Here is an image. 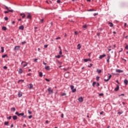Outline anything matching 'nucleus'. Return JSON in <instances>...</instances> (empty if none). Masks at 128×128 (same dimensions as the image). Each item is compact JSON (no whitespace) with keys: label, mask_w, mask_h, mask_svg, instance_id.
I'll list each match as a JSON object with an SVG mask.
<instances>
[{"label":"nucleus","mask_w":128,"mask_h":128,"mask_svg":"<svg viewBox=\"0 0 128 128\" xmlns=\"http://www.w3.org/2000/svg\"><path fill=\"white\" fill-rule=\"evenodd\" d=\"M84 62H92V59L90 58L84 59Z\"/></svg>","instance_id":"5"},{"label":"nucleus","mask_w":128,"mask_h":128,"mask_svg":"<svg viewBox=\"0 0 128 128\" xmlns=\"http://www.w3.org/2000/svg\"><path fill=\"white\" fill-rule=\"evenodd\" d=\"M70 88L72 90V92H76V89L74 88V86H70Z\"/></svg>","instance_id":"2"},{"label":"nucleus","mask_w":128,"mask_h":128,"mask_svg":"<svg viewBox=\"0 0 128 128\" xmlns=\"http://www.w3.org/2000/svg\"><path fill=\"white\" fill-rule=\"evenodd\" d=\"M3 68H4V70H7V69H8V66H4L3 67Z\"/></svg>","instance_id":"41"},{"label":"nucleus","mask_w":128,"mask_h":128,"mask_svg":"<svg viewBox=\"0 0 128 128\" xmlns=\"http://www.w3.org/2000/svg\"><path fill=\"white\" fill-rule=\"evenodd\" d=\"M110 80L109 78L108 79H104V82H108Z\"/></svg>","instance_id":"38"},{"label":"nucleus","mask_w":128,"mask_h":128,"mask_svg":"<svg viewBox=\"0 0 128 128\" xmlns=\"http://www.w3.org/2000/svg\"><path fill=\"white\" fill-rule=\"evenodd\" d=\"M49 94H54V90H52V88H49L48 89Z\"/></svg>","instance_id":"3"},{"label":"nucleus","mask_w":128,"mask_h":128,"mask_svg":"<svg viewBox=\"0 0 128 128\" xmlns=\"http://www.w3.org/2000/svg\"><path fill=\"white\" fill-rule=\"evenodd\" d=\"M28 66V64H26L23 66V68H25V66Z\"/></svg>","instance_id":"56"},{"label":"nucleus","mask_w":128,"mask_h":128,"mask_svg":"<svg viewBox=\"0 0 128 128\" xmlns=\"http://www.w3.org/2000/svg\"><path fill=\"white\" fill-rule=\"evenodd\" d=\"M126 50H128V45L126 44V46H125Z\"/></svg>","instance_id":"44"},{"label":"nucleus","mask_w":128,"mask_h":128,"mask_svg":"<svg viewBox=\"0 0 128 128\" xmlns=\"http://www.w3.org/2000/svg\"><path fill=\"white\" fill-rule=\"evenodd\" d=\"M55 58H60V55L56 56Z\"/></svg>","instance_id":"28"},{"label":"nucleus","mask_w":128,"mask_h":128,"mask_svg":"<svg viewBox=\"0 0 128 128\" xmlns=\"http://www.w3.org/2000/svg\"><path fill=\"white\" fill-rule=\"evenodd\" d=\"M11 110L12 112H16V108H11Z\"/></svg>","instance_id":"29"},{"label":"nucleus","mask_w":128,"mask_h":128,"mask_svg":"<svg viewBox=\"0 0 128 128\" xmlns=\"http://www.w3.org/2000/svg\"><path fill=\"white\" fill-rule=\"evenodd\" d=\"M59 54H62V50H60Z\"/></svg>","instance_id":"46"},{"label":"nucleus","mask_w":128,"mask_h":128,"mask_svg":"<svg viewBox=\"0 0 128 128\" xmlns=\"http://www.w3.org/2000/svg\"><path fill=\"white\" fill-rule=\"evenodd\" d=\"M118 90H120V86L117 84V87L114 88V91L118 92Z\"/></svg>","instance_id":"11"},{"label":"nucleus","mask_w":128,"mask_h":128,"mask_svg":"<svg viewBox=\"0 0 128 128\" xmlns=\"http://www.w3.org/2000/svg\"><path fill=\"white\" fill-rule=\"evenodd\" d=\"M56 40H60V37H58V38H56Z\"/></svg>","instance_id":"51"},{"label":"nucleus","mask_w":128,"mask_h":128,"mask_svg":"<svg viewBox=\"0 0 128 128\" xmlns=\"http://www.w3.org/2000/svg\"><path fill=\"white\" fill-rule=\"evenodd\" d=\"M98 13H94V16H98Z\"/></svg>","instance_id":"43"},{"label":"nucleus","mask_w":128,"mask_h":128,"mask_svg":"<svg viewBox=\"0 0 128 128\" xmlns=\"http://www.w3.org/2000/svg\"><path fill=\"white\" fill-rule=\"evenodd\" d=\"M30 18V20L32 18V16H30V14H28V16H27V18Z\"/></svg>","instance_id":"26"},{"label":"nucleus","mask_w":128,"mask_h":128,"mask_svg":"<svg viewBox=\"0 0 128 128\" xmlns=\"http://www.w3.org/2000/svg\"><path fill=\"white\" fill-rule=\"evenodd\" d=\"M28 88H30V90H32V88H34V85H32V84H28Z\"/></svg>","instance_id":"4"},{"label":"nucleus","mask_w":128,"mask_h":128,"mask_svg":"<svg viewBox=\"0 0 128 128\" xmlns=\"http://www.w3.org/2000/svg\"><path fill=\"white\" fill-rule=\"evenodd\" d=\"M40 22L42 23L44 22V18L40 20Z\"/></svg>","instance_id":"60"},{"label":"nucleus","mask_w":128,"mask_h":128,"mask_svg":"<svg viewBox=\"0 0 128 128\" xmlns=\"http://www.w3.org/2000/svg\"><path fill=\"white\" fill-rule=\"evenodd\" d=\"M2 30H6V27L2 26Z\"/></svg>","instance_id":"20"},{"label":"nucleus","mask_w":128,"mask_h":128,"mask_svg":"<svg viewBox=\"0 0 128 128\" xmlns=\"http://www.w3.org/2000/svg\"><path fill=\"white\" fill-rule=\"evenodd\" d=\"M78 100L80 102H84V98H82V97H80L78 98Z\"/></svg>","instance_id":"10"},{"label":"nucleus","mask_w":128,"mask_h":128,"mask_svg":"<svg viewBox=\"0 0 128 128\" xmlns=\"http://www.w3.org/2000/svg\"><path fill=\"white\" fill-rule=\"evenodd\" d=\"M8 120H12V116H10L9 117L7 118Z\"/></svg>","instance_id":"42"},{"label":"nucleus","mask_w":128,"mask_h":128,"mask_svg":"<svg viewBox=\"0 0 128 128\" xmlns=\"http://www.w3.org/2000/svg\"><path fill=\"white\" fill-rule=\"evenodd\" d=\"M124 84H126V86H128V80H124Z\"/></svg>","instance_id":"16"},{"label":"nucleus","mask_w":128,"mask_h":128,"mask_svg":"<svg viewBox=\"0 0 128 128\" xmlns=\"http://www.w3.org/2000/svg\"><path fill=\"white\" fill-rule=\"evenodd\" d=\"M4 20H8V17H5L4 18Z\"/></svg>","instance_id":"36"},{"label":"nucleus","mask_w":128,"mask_h":128,"mask_svg":"<svg viewBox=\"0 0 128 128\" xmlns=\"http://www.w3.org/2000/svg\"><path fill=\"white\" fill-rule=\"evenodd\" d=\"M14 12V10H8V11H4V14H8V12Z\"/></svg>","instance_id":"9"},{"label":"nucleus","mask_w":128,"mask_h":128,"mask_svg":"<svg viewBox=\"0 0 128 128\" xmlns=\"http://www.w3.org/2000/svg\"><path fill=\"white\" fill-rule=\"evenodd\" d=\"M96 86H100V83L98 82L96 84Z\"/></svg>","instance_id":"54"},{"label":"nucleus","mask_w":128,"mask_h":128,"mask_svg":"<svg viewBox=\"0 0 128 128\" xmlns=\"http://www.w3.org/2000/svg\"><path fill=\"white\" fill-rule=\"evenodd\" d=\"M105 56H106V54H104L102 55H100L99 57L100 60H102L103 58H104Z\"/></svg>","instance_id":"8"},{"label":"nucleus","mask_w":128,"mask_h":128,"mask_svg":"<svg viewBox=\"0 0 128 128\" xmlns=\"http://www.w3.org/2000/svg\"><path fill=\"white\" fill-rule=\"evenodd\" d=\"M116 72H118L119 74H120V72H124V70H120V69H116Z\"/></svg>","instance_id":"7"},{"label":"nucleus","mask_w":128,"mask_h":128,"mask_svg":"<svg viewBox=\"0 0 128 128\" xmlns=\"http://www.w3.org/2000/svg\"><path fill=\"white\" fill-rule=\"evenodd\" d=\"M1 52H4V47H1Z\"/></svg>","instance_id":"30"},{"label":"nucleus","mask_w":128,"mask_h":128,"mask_svg":"<svg viewBox=\"0 0 128 128\" xmlns=\"http://www.w3.org/2000/svg\"><path fill=\"white\" fill-rule=\"evenodd\" d=\"M12 119L14 120H18V116H12Z\"/></svg>","instance_id":"13"},{"label":"nucleus","mask_w":128,"mask_h":128,"mask_svg":"<svg viewBox=\"0 0 128 128\" xmlns=\"http://www.w3.org/2000/svg\"><path fill=\"white\" fill-rule=\"evenodd\" d=\"M45 80H46V82H50V80H49V79H48V78H45Z\"/></svg>","instance_id":"39"},{"label":"nucleus","mask_w":128,"mask_h":128,"mask_svg":"<svg viewBox=\"0 0 128 128\" xmlns=\"http://www.w3.org/2000/svg\"><path fill=\"white\" fill-rule=\"evenodd\" d=\"M124 26L126 28V23H124Z\"/></svg>","instance_id":"64"},{"label":"nucleus","mask_w":128,"mask_h":128,"mask_svg":"<svg viewBox=\"0 0 128 128\" xmlns=\"http://www.w3.org/2000/svg\"><path fill=\"white\" fill-rule=\"evenodd\" d=\"M57 3L58 4H60V0H57Z\"/></svg>","instance_id":"48"},{"label":"nucleus","mask_w":128,"mask_h":128,"mask_svg":"<svg viewBox=\"0 0 128 128\" xmlns=\"http://www.w3.org/2000/svg\"><path fill=\"white\" fill-rule=\"evenodd\" d=\"M122 114V111L118 112V114Z\"/></svg>","instance_id":"34"},{"label":"nucleus","mask_w":128,"mask_h":128,"mask_svg":"<svg viewBox=\"0 0 128 128\" xmlns=\"http://www.w3.org/2000/svg\"><path fill=\"white\" fill-rule=\"evenodd\" d=\"M15 114H16L17 116H24V113L22 112V113H19L18 112H16Z\"/></svg>","instance_id":"1"},{"label":"nucleus","mask_w":128,"mask_h":128,"mask_svg":"<svg viewBox=\"0 0 128 128\" xmlns=\"http://www.w3.org/2000/svg\"><path fill=\"white\" fill-rule=\"evenodd\" d=\"M96 82H93L92 86H94H94H96Z\"/></svg>","instance_id":"27"},{"label":"nucleus","mask_w":128,"mask_h":128,"mask_svg":"<svg viewBox=\"0 0 128 128\" xmlns=\"http://www.w3.org/2000/svg\"><path fill=\"white\" fill-rule=\"evenodd\" d=\"M58 64H62V62H60L59 60H58Z\"/></svg>","instance_id":"63"},{"label":"nucleus","mask_w":128,"mask_h":128,"mask_svg":"<svg viewBox=\"0 0 128 128\" xmlns=\"http://www.w3.org/2000/svg\"><path fill=\"white\" fill-rule=\"evenodd\" d=\"M99 96H104V94L102 93H100V94H99Z\"/></svg>","instance_id":"50"},{"label":"nucleus","mask_w":128,"mask_h":128,"mask_svg":"<svg viewBox=\"0 0 128 128\" xmlns=\"http://www.w3.org/2000/svg\"><path fill=\"white\" fill-rule=\"evenodd\" d=\"M112 78V75H110L109 76H108V78L109 79V80H110V78Z\"/></svg>","instance_id":"57"},{"label":"nucleus","mask_w":128,"mask_h":128,"mask_svg":"<svg viewBox=\"0 0 128 128\" xmlns=\"http://www.w3.org/2000/svg\"><path fill=\"white\" fill-rule=\"evenodd\" d=\"M45 70H50V66H46Z\"/></svg>","instance_id":"14"},{"label":"nucleus","mask_w":128,"mask_h":128,"mask_svg":"<svg viewBox=\"0 0 128 128\" xmlns=\"http://www.w3.org/2000/svg\"><path fill=\"white\" fill-rule=\"evenodd\" d=\"M62 96H66V93H62V94H61Z\"/></svg>","instance_id":"35"},{"label":"nucleus","mask_w":128,"mask_h":128,"mask_svg":"<svg viewBox=\"0 0 128 128\" xmlns=\"http://www.w3.org/2000/svg\"><path fill=\"white\" fill-rule=\"evenodd\" d=\"M6 57L8 58V54H6L2 56V58H6Z\"/></svg>","instance_id":"24"},{"label":"nucleus","mask_w":128,"mask_h":128,"mask_svg":"<svg viewBox=\"0 0 128 128\" xmlns=\"http://www.w3.org/2000/svg\"><path fill=\"white\" fill-rule=\"evenodd\" d=\"M39 76L40 78H42V72H39Z\"/></svg>","instance_id":"25"},{"label":"nucleus","mask_w":128,"mask_h":128,"mask_svg":"<svg viewBox=\"0 0 128 128\" xmlns=\"http://www.w3.org/2000/svg\"><path fill=\"white\" fill-rule=\"evenodd\" d=\"M20 15L22 16V18H26V14H20Z\"/></svg>","instance_id":"15"},{"label":"nucleus","mask_w":128,"mask_h":128,"mask_svg":"<svg viewBox=\"0 0 128 128\" xmlns=\"http://www.w3.org/2000/svg\"><path fill=\"white\" fill-rule=\"evenodd\" d=\"M43 64H44V66H46V63L44 62H43Z\"/></svg>","instance_id":"59"},{"label":"nucleus","mask_w":128,"mask_h":128,"mask_svg":"<svg viewBox=\"0 0 128 128\" xmlns=\"http://www.w3.org/2000/svg\"><path fill=\"white\" fill-rule=\"evenodd\" d=\"M18 72H19V74H22V69L20 68Z\"/></svg>","instance_id":"21"},{"label":"nucleus","mask_w":128,"mask_h":128,"mask_svg":"<svg viewBox=\"0 0 128 128\" xmlns=\"http://www.w3.org/2000/svg\"><path fill=\"white\" fill-rule=\"evenodd\" d=\"M96 71H97V72H98V74H100V72H102V70L100 69H97Z\"/></svg>","instance_id":"19"},{"label":"nucleus","mask_w":128,"mask_h":128,"mask_svg":"<svg viewBox=\"0 0 128 128\" xmlns=\"http://www.w3.org/2000/svg\"><path fill=\"white\" fill-rule=\"evenodd\" d=\"M108 24H110V28H112L114 26V24H112V22H110L108 23Z\"/></svg>","instance_id":"17"},{"label":"nucleus","mask_w":128,"mask_h":128,"mask_svg":"<svg viewBox=\"0 0 128 128\" xmlns=\"http://www.w3.org/2000/svg\"><path fill=\"white\" fill-rule=\"evenodd\" d=\"M88 12H94V10L90 9V10H88Z\"/></svg>","instance_id":"52"},{"label":"nucleus","mask_w":128,"mask_h":128,"mask_svg":"<svg viewBox=\"0 0 128 128\" xmlns=\"http://www.w3.org/2000/svg\"><path fill=\"white\" fill-rule=\"evenodd\" d=\"M96 34H97L98 36H100V33L98 32V33H97Z\"/></svg>","instance_id":"49"},{"label":"nucleus","mask_w":128,"mask_h":128,"mask_svg":"<svg viewBox=\"0 0 128 128\" xmlns=\"http://www.w3.org/2000/svg\"><path fill=\"white\" fill-rule=\"evenodd\" d=\"M18 96L19 98H20V96H22V93L18 92Z\"/></svg>","instance_id":"22"},{"label":"nucleus","mask_w":128,"mask_h":128,"mask_svg":"<svg viewBox=\"0 0 128 128\" xmlns=\"http://www.w3.org/2000/svg\"><path fill=\"white\" fill-rule=\"evenodd\" d=\"M96 80L97 82H98V80H100V76H96Z\"/></svg>","instance_id":"32"},{"label":"nucleus","mask_w":128,"mask_h":128,"mask_svg":"<svg viewBox=\"0 0 128 128\" xmlns=\"http://www.w3.org/2000/svg\"><path fill=\"white\" fill-rule=\"evenodd\" d=\"M82 28H88V26L85 24V25L82 26Z\"/></svg>","instance_id":"31"},{"label":"nucleus","mask_w":128,"mask_h":128,"mask_svg":"<svg viewBox=\"0 0 128 128\" xmlns=\"http://www.w3.org/2000/svg\"><path fill=\"white\" fill-rule=\"evenodd\" d=\"M61 118H64V114H61Z\"/></svg>","instance_id":"55"},{"label":"nucleus","mask_w":128,"mask_h":128,"mask_svg":"<svg viewBox=\"0 0 128 128\" xmlns=\"http://www.w3.org/2000/svg\"><path fill=\"white\" fill-rule=\"evenodd\" d=\"M26 44V41L22 42V45Z\"/></svg>","instance_id":"33"},{"label":"nucleus","mask_w":128,"mask_h":128,"mask_svg":"<svg viewBox=\"0 0 128 128\" xmlns=\"http://www.w3.org/2000/svg\"><path fill=\"white\" fill-rule=\"evenodd\" d=\"M28 114H32V112L30 111V110H28Z\"/></svg>","instance_id":"40"},{"label":"nucleus","mask_w":128,"mask_h":128,"mask_svg":"<svg viewBox=\"0 0 128 128\" xmlns=\"http://www.w3.org/2000/svg\"><path fill=\"white\" fill-rule=\"evenodd\" d=\"M9 122H5L4 123V126H8Z\"/></svg>","instance_id":"23"},{"label":"nucleus","mask_w":128,"mask_h":128,"mask_svg":"<svg viewBox=\"0 0 128 128\" xmlns=\"http://www.w3.org/2000/svg\"><path fill=\"white\" fill-rule=\"evenodd\" d=\"M92 64H90V66H88V68H92Z\"/></svg>","instance_id":"47"},{"label":"nucleus","mask_w":128,"mask_h":128,"mask_svg":"<svg viewBox=\"0 0 128 128\" xmlns=\"http://www.w3.org/2000/svg\"><path fill=\"white\" fill-rule=\"evenodd\" d=\"M5 6V8H6V10H9L10 8H8V6Z\"/></svg>","instance_id":"61"},{"label":"nucleus","mask_w":128,"mask_h":128,"mask_svg":"<svg viewBox=\"0 0 128 128\" xmlns=\"http://www.w3.org/2000/svg\"><path fill=\"white\" fill-rule=\"evenodd\" d=\"M20 82H24V80H20L18 81V84H20Z\"/></svg>","instance_id":"37"},{"label":"nucleus","mask_w":128,"mask_h":128,"mask_svg":"<svg viewBox=\"0 0 128 128\" xmlns=\"http://www.w3.org/2000/svg\"><path fill=\"white\" fill-rule=\"evenodd\" d=\"M32 118V116L30 115L28 116V118Z\"/></svg>","instance_id":"58"},{"label":"nucleus","mask_w":128,"mask_h":128,"mask_svg":"<svg viewBox=\"0 0 128 128\" xmlns=\"http://www.w3.org/2000/svg\"><path fill=\"white\" fill-rule=\"evenodd\" d=\"M20 48V46H16L14 48V50H18Z\"/></svg>","instance_id":"6"},{"label":"nucleus","mask_w":128,"mask_h":128,"mask_svg":"<svg viewBox=\"0 0 128 128\" xmlns=\"http://www.w3.org/2000/svg\"><path fill=\"white\" fill-rule=\"evenodd\" d=\"M24 26L22 25L20 26L19 27V30H24Z\"/></svg>","instance_id":"12"},{"label":"nucleus","mask_w":128,"mask_h":128,"mask_svg":"<svg viewBox=\"0 0 128 128\" xmlns=\"http://www.w3.org/2000/svg\"><path fill=\"white\" fill-rule=\"evenodd\" d=\"M77 46H78V48H77L78 50H80V48H82V46H80V44H78Z\"/></svg>","instance_id":"18"},{"label":"nucleus","mask_w":128,"mask_h":128,"mask_svg":"<svg viewBox=\"0 0 128 128\" xmlns=\"http://www.w3.org/2000/svg\"><path fill=\"white\" fill-rule=\"evenodd\" d=\"M36 60H38V58H35V59L34 60V62H36Z\"/></svg>","instance_id":"62"},{"label":"nucleus","mask_w":128,"mask_h":128,"mask_svg":"<svg viewBox=\"0 0 128 128\" xmlns=\"http://www.w3.org/2000/svg\"><path fill=\"white\" fill-rule=\"evenodd\" d=\"M110 55H108V60H110Z\"/></svg>","instance_id":"53"},{"label":"nucleus","mask_w":128,"mask_h":128,"mask_svg":"<svg viewBox=\"0 0 128 128\" xmlns=\"http://www.w3.org/2000/svg\"><path fill=\"white\" fill-rule=\"evenodd\" d=\"M48 44H46V45L44 46V48H48Z\"/></svg>","instance_id":"45"}]
</instances>
